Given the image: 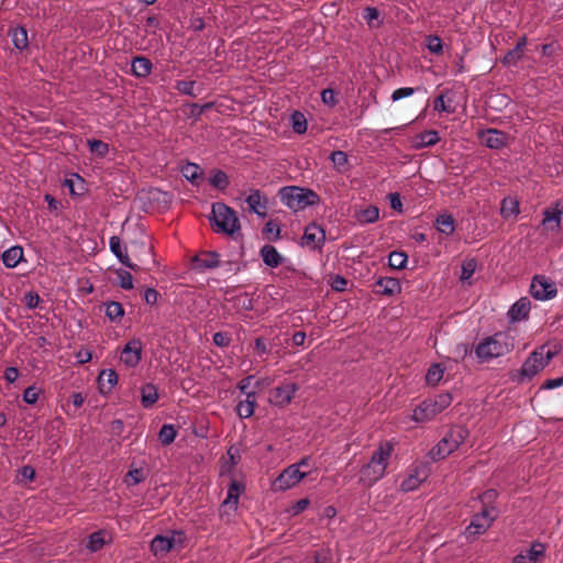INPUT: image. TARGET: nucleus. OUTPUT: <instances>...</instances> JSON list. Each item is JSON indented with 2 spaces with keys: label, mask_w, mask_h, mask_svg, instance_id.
Returning <instances> with one entry per match:
<instances>
[{
  "label": "nucleus",
  "mask_w": 563,
  "mask_h": 563,
  "mask_svg": "<svg viewBox=\"0 0 563 563\" xmlns=\"http://www.w3.org/2000/svg\"><path fill=\"white\" fill-rule=\"evenodd\" d=\"M244 489H245L244 484L241 482L233 479L230 483V485L228 487L227 497L221 505V509H222L223 514H225L227 509L231 510L232 512L236 511L238 505H239V498L242 495V493L244 492Z\"/></svg>",
  "instance_id": "16"
},
{
  "label": "nucleus",
  "mask_w": 563,
  "mask_h": 563,
  "mask_svg": "<svg viewBox=\"0 0 563 563\" xmlns=\"http://www.w3.org/2000/svg\"><path fill=\"white\" fill-rule=\"evenodd\" d=\"M330 161L334 166L341 167L347 164V155L342 151H334L330 155Z\"/></svg>",
  "instance_id": "57"
},
{
  "label": "nucleus",
  "mask_w": 563,
  "mask_h": 563,
  "mask_svg": "<svg viewBox=\"0 0 563 563\" xmlns=\"http://www.w3.org/2000/svg\"><path fill=\"white\" fill-rule=\"evenodd\" d=\"M15 48L22 51L29 45L27 32L22 26L12 29L9 33Z\"/></svg>",
  "instance_id": "34"
},
{
  "label": "nucleus",
  "mask_w": 563,
  "mask_h": 563,
  "mask_svg": "<svg viewBox=\"0 0 563 563\" xmlns=\"http://www.w3.org/2000/svg\"><path fill=\"white\" fill-rule=\"evenodd\" d=\"M210 184L217 188H224L228 185V177L224 172L217 170L210 178Z\"/></svg>",
  "instance_id": "53"
},
{
  "label": "nucleus",
  "mask_w": 563,
  "mask_h": 563,
  "mask_svg": "<svg viewBox=\"0 0 563 563\" xmlns=\"http://www.w3.org/2000/svg\"><path fill=\"white\" fill-rule=\"evenodd\" d=\"M180 532H173L170 536H156L151 542V551L155 556H164L174 547L176 541L180 542Z\"/></svg>",
  "instance_id": "15"
},
{
  "label": "nucleus",
  "mask_w": 563,
  "mask_h": 563,
  "mask_svg": "<svg viewBox=\"0 0 563 563\" xmlns=\"http://www.w3.org/2000/svg\"><path fill=\"white\" fill-rule=\"evenodd\" d=\"M264 233L268 236L274 235L273 240H278L280 235V227L274 221H268L265 224Z\"/></svg>",
  "instance_id": "58"
},
{
  "label": "nucleus",
  "mask_w": 563,
  "mask_h": 563,
  "mask_svg": "<svg viewBox=\"0 0 563 563\" xmlns=\"http://www.w3.org/2000/svg\"><path fill=\"white\" fill-rule=\"evenodd\" d=\"M42 390L35 386H29L23 393V401L27 405H34L40 398Z\"/></svg>",
  "instance_id": "48"
},
{
  "label": "nucleus",
  "mask_w": 563,
  "mask_h": 563,
  "mask_svg": "<svg viewBox=\"0 0 563 563\" xmlns=\"http://www.w3.org/2000/svg\"><path fill=\"white\" fill-rule=\"evenodd\" d=\"M143 343L140 339L128 341L120 353V362L128 368L136 367L142 361Z\"/></svg>",
  "instance_id": "11"
},
{
  "label": "nucleus",
  "mask_w": 563,
  "mask_h": 563,
  "mask_svg": "<svg viewBox=\"0 0 563 563\" xmlns=\"http://www.w3.org/2000/svg\"><path fill=\"white\" fill-rule=\"evenodd\" d=\"M181 174L187 180L194 183L201 177L202 170L199 165L195 163H187L181 167Z\"/></svg>",
  "instance_id": "42"
},
{
  "label": "nucleus",
  "mask_w": 563,
  "mask_h": 563,
  "mask_svg": "<svg viewBox=\"0 0 563 563\" xmlns=\"http://www.w3.org/2000/svg\"><path fill=\"white\" fill-rule=\"evenodd\" d=\"M416 91H417V89L411 88V87L398 88V89L394 90V92L391 93V100L394 102L399 101L404 98L412 96Z\"/></svg>",
  "instance_id": "54"
},
{
  "label": "nucleus",
  "mask_w": 563,
  "mask_h": 563,
  "mask_svg": "<svg viewBox=\"0 0 563 563\" xmlns=\"http://www.w3.org/2000/svg\"><path fill=\"white\" fill-rule=\"evenodd\" d=\"M109 247L113 255L118 258V261L131 268L136 269V265L133 264L128 255L126 247L122 244V241L119 236H111L109 240Z\"/></svg>",
  "instance_id": "21"
},
{
  "label": "nucleus",
  "mask_w": 563,
  "mask_h": 563,
  "mask_svg": "<svg viewBox=\"0 0 563 563\" xmlns=\"http://www.w3.org/2000/svg\"><path fill=\"white\" fill-rule=\"evenodd\" d=\"M104 313L111 321H120L124 316V309L120 302L110 301L104 305Z\"/></svg>",
  "instance_id": "38"
},
{
  "label": "nucleus",
  "mask_w": 563,
  "mask_h": 563,
  "mask_svg": "<svg viewBox=\"0 0 563 563\" xmlns=\"http://www.w3.org/2000/svg\"><path fill=\"white\" fill-rule=\"evenodd\" d=\"M110 539L109 534L106 531H97L89 536L87 548L91 552L99 551Z\"/></svg>",
  "instance_id": "36"
},
{
  "label": "nucleus",
  "mask_w": 563,
  "mask_h": 563,
  "mask_svg": "<svg viewBox=\"0 0 563 563\" xmlns=\"http://www.w3.org/2000/svg\"><path fill=\"white\" fill-rule=\"evenodd\" d=\"M435 228L439 232L449 236L455 231V221L451 214H440L435 219Z\"/></svg>",
  "instance_id": "31"
},
{
  "label": "nucleus",
  "mask_w": 563,
  "mask_h": 563,
  "mask_svg": "<svg viewBox=\"0 0 563 563\" xmlns=\"http://www.w3.org/2000/svg\"><path fill=\"white\" fill-rule=\"evenodd\" d=\"M88 146L90 152L99 157H104L109 152L108 144L99 140H89Z\"/></svg>",
  "instance_id": "46"
},
{
  "label": "nucleus",
  "mask_w": 563,
  "mask_h": 563,
  "mask_svg": "<svg viewBox=\"0 0 563 563\" xmlns=\"http://www.w3.org/2000/svg\"><path fill=\"white\" fill-rule=\"evenodd\" d=\"M559 352L560 347L558 345H540L529 354L521 367L512 374L511 379L518 384L532 379Z\"/></svg>",
  "instance_id": "2"
},
{
  "label": "nucleus",
  "mask_w": 563,
  "mask_h": 563,
  "mask_svg": "<svg viewBox=\"0 0 563 563\" xmlns=\"http://www.w3.org/2000/svg\"><path fill=\"white\" fill-rule=\"evenodd\" d=\"M118 279H119V285L121 288L126 289V290L133 288V277L129 272L119 271Z\"/></svg>",
  "instance_id": "52"
},
{
  "label": "nucleus",
  "mask_w": 563,
  "mask_h": 563,
  "mask_svg": "<svg viewBox=\"0 0 563 563\" xmlns=\"http://www.w3.org/2000/svg\"><path fill=\"white\" fill-rule=\"evenodd\" d=\"M394 453V444L389 441L380 443L373 452L369 461L360 470L358 483L366 487H372L380 481Z\"/></svg>",
  "instance_id": "1"
},
{
  "label": "nucleus",
  "mask_w": 563,
  "mask_h": 563,
  "mask_svg": "<svg viewBox=\"0 0 563 563\" xmlns=\"http://www.w3.org/2000/svg\"><path fill=\"white\" fill-rule=\"evenodd\" d=\"M426 479V475L416 471L415 473L409 474L400 484V490L408 493L417 489L421 483Z\"/></svg>",
  "instance_id": "32"
},
{
  "label": "nucleus",
  "mask_w": 563,
  "mask_h": 563,
  "mask_svg": "<svg viewBox=\"0 0 563 563\" xmlns=\"http://www.w3.org/2000/svg\"><path fill=\"white\" fill-rule=\"evenodd\" d=\"M478 139L487 147L498 150L505 146L507 136L504 132L496 129H488L478 132Z\"/></svg>",
  "instance_id": "18"
},
{
  "label": "nucleus",
  "mask_w": 563,
  "mask_h": 563,
  "mask_svg": "<svg viewBox=\"0 0 563 563\" xmlns=\"http://www.w3.org/2000/svg\"><path fill=\"white\" fill-rule=\"evenodd\" d=\"M24 302L27 308L34 309L40 303V296L36 292L30 291L24 296Z\"/></svg>",
  "instance_id": "61"
},
{
  "label": "nucleus",
  "mask_w": 563,
  "mask_h": 563,
  "mask_svg": "<svg viewBox=\"0 0 563 563\" xmlns=\"http://www.w3.org/2000/svg\"><path fill=\"white\" fill-rule=\"evenodd\" d=\"M280 201L294 211L319 205L320 197L309 188L286 186L279 190Z\"/></svg>",
  "instance_id": "4"
},
{
  "label": "nucleus",
  "mask_w": 563,
  "mask_h": 563,
  "mask_svg": "<svg viewBox=\"0 0 563 563\" xmlns=\"http://www.w3.org/2000/svg\"><path fill=\"white\" fill-rule=\"evenodd\" d=\"M212 340H213V343L217 346H220V347H225L231 342L229 335L227 333H223V332L214 333Z\"/></svg>",
  "instance_id": "59"
},
{
  "label": "nucleus",
  "mask_w": 563,
  "mask_h": 563,
  "mask_svg": "<svg viewBox=\"0 0 563 563\" xmlns=\"http://www.w3.org/2000/svg\"><path fill=\"white\" fill-rule=\"evenodd\" d=\"M440 141L439 133L434 130L426 131L417 135L416 137V148H423L428 146H432Z\"/></svg>",
  "instance_id": "35"
},
{
  "label": "nucleus",
  "mask_w": 563,
  "mask_h": 563,
  "mask_svg": "<svg viewBox=\"0 0 563 563\" xmlns=\"http://www.w3.org/2000/svg\"><path fill=\"white\" fill-rule=\"evenodd\" d=\"M256 406V394H247L244 400L239 401L235 411L241 419H247L254 413Z\"/></svg>",
  "instance_id": "25"
},
{
  "label": "nucleus",
  "mask_w": 563,
  "mask_h": 563,
  "mask_svg": "<svg viewBox=\"0 0 563 563\" xmlns=\"http://www.w3.org/2000/svg\"><path fill=\"white\" fill-rule=\"evenodd\" d=\"M250 210L261 218L267 216L268 199L258 189H252L245 199Z\"/></svg>",
  "instance_id": "17"
},
{
  "label": "nucleus",
  "mask_w": 563,
  "mask_h": 563,
  "mask_svg": "<svg viewBox=\"0 0 563 563\" xmlns=\"http://www.w3.org/2000/svg\"><path fill=\"white\" fill-rule=\"evenodd\" d=\"M477 268V262L474 258L465 260L462 263L460 279L462 283L471 284V278Z\"/></svg>",
  "instance_id": "40"
},
{
  "label": "nucleus",
  "mask_w": 563,
  "mask_h": 563,
  "mask_svg": "<svg viewBox=\"0 0 563 563\" xmlns=\"http://www.w3.org/2000/svg\"><path fill=\"white\" fill-rule=\"evenodd\" d=\"M545 553L544 544L533 542L526 552L517 554L512 563H537Z\"/></svg>",
  "instance_id": "20"
},
{
  "label": "nucleus",
  "mask_w": 563,
  "mask_h": 563,
  "mask_svg": "<svg viewBox=\"0 0 563 563\" xmlns=\"http://www.w3.org/2000/svg\"><path fill=\"white\" fill-rule=\"evenodd\" d=\"M531 309V302L529 298L521 297L509 308L507 316L510 322H520L528 319Z\"/></svg>",
  "instance_id": "19"
},
{
  "label": "nucleus",
  "mask_w": 563,
  "mask_h": 563,
  "mask_svg": "<svg viewBox=\"0 0 563 563\" xmlns=\"http://www.w3.org/2000/svg\"><path fill=\"white\" fill-rule=\"evenodd\" d=\"M23 257V250L20 246H12L3 252L2 254V262L3 264L9 267L13 268L15 267L20 261Z\"/></svg>",
  "instance_id": "33"
},
{
  "label": "nucleus",
  "mask_w": 563,
  "mask_h": 563,
  "mask_svg": "<svg viewBox=\"0 0 563 563\" xmlns=\"http://www.w3.org/2000/svg\"><path fill=\"white\" fill-rule=\"evenodd\" d=\"M427 47H428V49L431 53L441 54L442 49H443L441 38L439 36H437V35L428 36V38H427Z\"/></svg>",
  "instance_id": "50"
},
{
  "label": "nucleus",
  "mask_w": 563,
  "mask_h": 563,
  "mask_svg": "<svg viewBox=\"0 0 563 563\" xmlns=\"http://www.w3.org/2000/svg\"><path fill=\"white\" fill-rule=\"evenodd\" d=\"M498 494L495 489H487L478 498L483 505V508L487 507H494V503L497 498Z\"/></svg>",
  "instance_id": "51"
},
{
  "label": "nucleus",
  "mask_w": 563,
  "mask_h": 563,
  "mask_svg": "<svg viewBox=\"0 0 563 563\" xmlns=\"http://www.w3.org/2000/svg\"><path fill=\"white\" fill-rule=\"evenodd\" d=\"M290 124L292 130L298 134H303L308 129V121L303 113L295 111L290 117Z\"/></svg>",
  "instance_id": "39"
},
{
  "label": "nucleus",
  "mask_w": 563,
  "mask_h": 563,
  "mask_svg": "<svg viewBox=\"0 0 563 563\" xmlns=\"http://www.w3.org/2000/svg\"><path fill=\"white\" fill-rule=\"evenodd\" d=\"M451 402L452 396L449 393H442L433 398L426 399L413 409L411 420L417 423L430 421L446 409Z\"/></svg>",
  "instance_id": "6"
},
{
  "label": "nucleus",
  "mask_w": 563,
  "mask_h": 563,
  "mask_svg": "<svg viewBox=\"0 0 563 563\" xmlns=\"http://www.w3.org/2000/svg\"><path fill=\"white\" fill-rule=\"evenodd\" d=\"M210 221L217 233L233 235L241 229L236 212L222 202L212 205Z\"/></svg>",
  "instance_id": "5"
},
{
  "label": "nucleus",
  "mask_w": 563,
  "mask_h": 563,
  "mask_svg": "<svg viewBox=\"0 0 563 563\" xmlns=\"http://www.w3.org/2000/svg\"><path fill=\"white\" fill-rule=\"evenodd\" d=\"M176 89L184 95L194 96L195 81L179 80L176 84Z\"/></svg>",
  "instance_id": "55"
},
{
  "label": "nucleus",
  "mask_w": 563,
  "mask_h": 563,
  "mask_svg": "<svg viewBox=\"0 0 563 563\" xmlns=\"http://www.w3.org/2000/svg\"><path fill=\"white\" fill-rule=\"evenodd\" d=\"M297 385L294 383H286L277 386L269 391L268 400L272 405L277 407H285L290 404L297 393Z\"/></svg>",
  "instance_id": "13"
},
{
  "label": "nucleus",
  "mask_w": 563,
  "mask_h": 563,
  "mask_svg": "<svg viewBox=\"0 0 563 563\" xmlns=\"http://www.w3.org/2000/svg\"><path fill=\"white\" fill-rule=\"evenodd\" d=\"M497 516L495 507H485L481 512L476 514L471 523L465 529L466 538L483 534L493 523Z\"/></svg>",
  "instance_id": "9"
},
{
  "label": "nucleus",
  "mask_w": 563,
  "mask_h": 563,
  "mask_svg": "<svg viewBox=\"0 0 563 563\" xmlns=\"http://www.w3.org/2000/svg\"><path fill=\"white\" fill-rule=\"evenodd\" d=\"M363 18L369 26H378L380 24L378 20L379 11L374 7H367L364 10Z\"/></svg>",
  "instance_id": "47"
},
{
  "label": "nucleus",
  "mask_w": 563,
  "mask_h": 563,
  "mask_svg": "<svg viewBox=\"0 0 563 563\" xmlns=\"http://www.w3.org/2000/svg\"><path fill=\"white\" fill-rule=\"evenodd\" d=\"M303 466H308L307 459L286 467L272 483V489L274 492H285L295 487L308 475V472L300 470Z\"/></svg>",
  "instance_id": "8"
},
{
  "label": "nucleus",
  "mask_w": 563,
  "mask_h": 563,
  "mask_svg": "<svg viewBox=\"0 0 563 563\" xmlns=\"http://www.w3.org/2000/svg\"><path fill=\"white\" fill-rule=\"evenodd\" d=\"M558 294L556 285L544 275H536L530 284V295L539 301L553 299Z\"/></svg>",
  "instance_id": "10"
},
{
  "label": "nucleus",
  "mask_w": 563,
  "mask_h": 563,
  "mask_svg": "<svg viewBox=\"0 0 563 563\" xmlns=\"http://www.w3.org/2000/svg\"><path fill=\"white\" fill-rule=\"evenodd\" d=\"M520 213V202L516 197H505L500 203V216L505 220L516 218Z\"/></svg>",
  "instance_id": "23"
},
{
  "label": "nucleus",
  "mask_w": 563,
  "mask_h": 563,
  "mask_svg": "<svg viewBox=\"0 0 563 563\" xmlns=\"http://www.w3.org/2000/svg\"><path fill=\"white\" fill-rule=\"evenodd\" d=\"M376 284L382 288V294L386 296H394L401 291L400 282L393 277H380Z\"/></svg>",
  "instance_id": "29"
},
{
  "label": "nucleus",
  "mask_w": 563,
  "mask_h": 563,
  "mask_svg": "<svg viewBox=\"0 0 563 563\" xmlns=\"http://www.w3.org/2000/svg\"><path fill=\"white\" fill-rule=\"evenodd\" d=\"M177 431L173 424H164L158 433L159 440L163 444H170L174 442Z\"/></svg>",
  "instance_id": "44"
},
{
  "label": "nucleus",
  "mask_w": 563,
  "mask_h": 563,
  "mask_svg": "<svg viewBox=\"0 0 563 563\" xmlns=\"http://www.w3.org/2000/svg\"><path fill=\"white\" fill-rule=\"evenodd\" d=\"M158 400V390L154 384H145L141 388V402L144 408H151Z\"/></svg>",
  "instance_id": "28"
},
{
  "label": "nucleus",
  "mask_w": 563,
  "mask_h": 563,
  "mask_svg": "<svg viewBox=\"0 0 563 563\" xmlns=\"http://www.w3.org/2000/svg\"><path fill=\"white\" fill-rule=\"evenodd\" d=\"M321 99L324 104L333 107L336 103L335 92L332 89H324L321 92Z\"/></svg>",
  "instance_id": "63"
},
{
  "label": "nucleus",
  "mask_w": 563,
  "mask_h": 563,
  "mask_svg": "<svg viewBox=\"0 0 563 563\" xmlns=\"http://www.w3.org/2000/svg\"><path fill=\"white\" fill-rule=\"evenodd\" d=\"M152 63L148 58L136 56L131 62L132 74L136 77H146L152 71Z\"/></svg>",
  "instance_id": "26"
},
{
  "label": "nucleus",
  "mask_w": 563,
  "mask_h": 563,
  "mask_svg": "<svg viewBox=\"0 0 563 563\" xmlns=\"http://www.w3.org/2000/svg\"><path fill=\"white\" fill-rule=\"evenodd\" d=\"M514 349V338L507 332H496L483 339L475 347L481 362H488L508 354Z\"/></svg>",
  "instance_id": "3"
},
{
  "label": "nucleus",
  "mask_w": 563,
  "mask_h": 563,
  "mask_svg": "<svg viewBox=\"0 0 563 563\" xmlns=\"http://www.w3.org/2000/svg\"><path fill=\"white\" fill-rule=\"evenodd\" d=\"M118 383V374L114 369H102L98 375V384L101 393H110Z\"/></svg>",
  "instance_id": "24"
},
{
  "label": "nucleus",
  "mask_w": 563,
  "mask_h": 563,
  "mask_svg": "<svg viewBox=\"0 0 563 563\" xmlns=\"http://www.w3.org/2000/svg\"><path fill=\"white\" fill-rule=\"evenodd\" d=\"M408 257L404 252L394 251L388 256V265L395 269H402L406 267Z\"/></svg>",
  "instance_id": "43"
},
{
  "label": "nucleus",
  "mask_w": 563,
  "mask_h": 563,
  "mask_svg": "<svg viewBox=\"0 0 563 563\" xmlns=\"http://www.w3.org/2000/svg\"><path fill=\"white\" fill-rule=\"evenodd\" d=\"M563 218V201L559 200L553 207L543 211L542 225L551 232H559Z\"/></svg>",
  "instance_id": "14"
},
{
  "label": "nucleus",
  "mask_w": 563,
  "mask_h": 563,
  "mask_svg": "<svg viewBox=\"0 0 563 563\" xmlns=\"http://www.w3.org/2000/svg\"><path fill=\"white\" fill-rule=\"evenodd\" d=\"M468 437L466 428L456 426L430 450L429 456L433 461L443 460L454 452Z\"/></svg>",
  "instance_id": "7"
},
{
  "label": "nucleus",
  "mask_w": 563,
  "mask_h": 563,
  "mask_svg": "<svg viewBox=\"0 0 563 563\" xmlns=\"http://www.w3.org/2000/svg\"><path fill=\"white\" fill-rule=\"evenodd\" d=\"M561 386H563V376L556 377V378L547 379L542 384L541 389L551 390V389L559 388Z\"/></svg>",
  "instance_id": "60"
},
{
  "label": "nucleus",
  "mask_w": 563,
  "mask_h": 563,
  "mask_svg": "<svg viewBox=\"0 0 563 563\" xmlns=\"http://www.w3.org/2000/svg\"><path fill=\"white\" fill-rule=\"evenodd\" d=\"M195 265L200 269H211L220 265L219 255L217 253H205L194 258Z\"/></svg>",
  "instance_id": "30"
},
{
  "label": "nucleus",
  "mask_w": 563,
  "mask_h": 563,
  "mask_svg": "<svg viewBox=\"0 0 563 563\" xmlns=\"http://www.w3.org/2000/svg\"><path fill=\"white\" fill-rule=\"evenodd\" d=\"M143 479H144L143 471L139 470V468L129 471V473L126 475L128 485H136V484L143 482Z\"/></svg>",
  "instance_id": "56"
},
{
  "label": "nucleus",
  "mask_w": 563,
  "mask_h": 563,
  "mask_svg": "<svg viewBox=\"0 0 563 563\" xmlns=\"http://www.w3.org/2000/svg\"><path fill=\"white\" fill-rule=\"evenodd\" d=\"M355 219L362 225L375 223L379 219V209L376 206H368L357 211Z\"/></svg>",
  "instance_id": "27"
},
{
  "label": "nucleus",
  "mask_w": 563,
  "mask_h": 563,
  "mask_svg": "<svg viewBox=\"0 0 563 563\" xmlns=\"http://www.w3.org/2000/svg\"><path fill=\"white\" fill-rule=\"evenodd\" d=\"M308 506H309L308 499H306V498L300 499L295 505H292V507L290 508V512L292 516H297L300 512H302L303 510H306Z\"/></svg>",
  "instance_id": "64"
},
{
  "label": "nucleus",
  "mask_w": 563,
  "mask_h": 563,
  "mask_svg": "<svg viewBox=\"0 0 563 563\" xmlns=\"http://www.w3.org/2000/svg\"><path fill=\"white\" fill-rule=\"evenodd\" d=\"M433 109L437 112L454 113L455 108L452 104V98L448 93H441L433 101Z\"/></svg>",
  "instance_id": "37"
},
{
  "label": "nucleus",
  "mask_w": 563,
  "mask_h": 563,
  "mask_svg": "<svg viewBox=\"0 0 563 563\" xmlns=\"http://www.w3.org/2000/svg\"><path fill=\"white\" fill-rule=\"evenodd\" d=\"M260 253L264 264L271 268H276L284 262L283 255L271 244H265Z\"/></svg>",
  "instance_id": "22"
},
{
  "label": "nucleus",
  "mask_w": 563,
  "mask_h": 563,
  "mask_svg": "<svg viewBox=\"0 0 563 563\" xmlns=\"http://www.w3.org/2000/svg\"><path fill=\"white\" fill-rule=\"evenodd\" d=\"M324 242L325 231L321 225L317 223H310L305 228V232L301 238V246L314 251L320 250Z\"/></svg>",
  "instance_id": "12"
},
{
  "label": "nucleus",
  "mask_w": 563,
  "mask_h": 563,
  "mask_svg": "<svg viewBox=\"0 0 563 563\" xmlns=\"http://www.w3.org/2000/svg\"><path fill=\"white\" fill-rule=\"evenodd\" d=\"M388 200H389V205L390 207L398 211V212H402V202H401V199H400V195L398 192H391L388 195Z\"/></svg>",
  "instance_id": "62"
},
{
  "label": "nucleus",
  "mask_w": 563,
  "mask_h": 563,
  "mask_svg": "<svg viewBox=\"0 0 563 563\" xmlns=\"http://www.w3.org/2000/svg\"><path fill=\"white\" fill-rule=\"evenodd\" d=\"M65 185L68 187L71 195H79L84 190V179L75 174L71 178L66 179Z\"/></svg>",
  "instance_id": "45"
},
{
  "label": "nucleus",
  "mask_w": 563,
  "mask_h": 563,
  "mask_svg": "<svg viewBox=\"0 0 563 563\" xmlns=\"http://www.w3.org/2000/svg\"><path fill=\"white\" fill-rule=\"evenodd\" d=\"M444 375V367L440 364H433L430 366L426 374V382L428 385L435 386L440 383Z\"/></svg>",
  "instance_id": "41"
},
{
  "label": "nucleus",
  "mask_w": 563,
  "mask_h": 563,
  "mask_svg": "<svg viewBox=\"0 0 563 563\" xmlns=\"http://www.w3.org/2000/svg\"><path fill=\"white\" fill-rule=\"evenodd\" d=\"M522 57V52L516 46L509 51L503 58L504 65L510 67L515 66L517 62Z\"/></svg>",
  "instance_id": "49"
}]
</instances>
